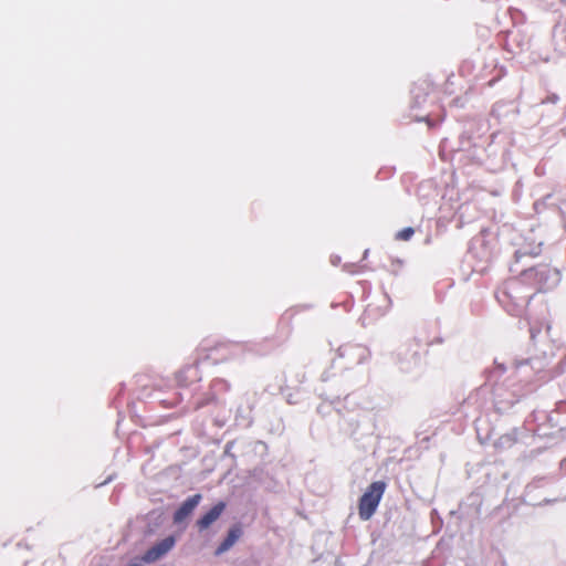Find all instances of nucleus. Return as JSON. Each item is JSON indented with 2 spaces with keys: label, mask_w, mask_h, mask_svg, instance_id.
<instances>
[{
  "label": "nucleus",
  "mask_w": 566,
  "mask_h": 566,
  "mask_svg": "<svg viewBox=\"0 0 566 566\" xmlns=\"http://www.w3.org/2000/svg\"><path fill=\"white\" fill-rule=\"evenodd\" d=\"M227 507V504L222 501L216 503L207 513L197 520L196 526L202 532L208 530L219 517L222 515Z\"/></svg>",
  "instance_id": "nucleus-4"
},
{
  "label": "nucleus",
  "mask_w": 566,
  "mask_h": 566,
  "mask_svg": "<svg viewBox=\"0 0 566 566\" xmlns=\"http://www.w3.org/2000/svg\"><path fill=\"white\" fill-rule=\"evenodd\" d=\"M368 253H369V250H368V249H367V250H365L364 255H363V259H364V260H365V259H367Z\"/></svg>",
  "instance_id": "nucleus-8"
},
{
  "label": "nucleus",
  "mask_w": 566,
  "mask_h": 566,
  "mask_svg": "<svg viewBox=\"0 0 566 566\" xmlns=\"http://www.w3.org/2000/svg\"><path fill=\"white\" fill-rule=\"evenodd\" d=\"M202 496L201 494H195L188 497L180 507L174 514V523L179 524L184 522L199 505Z\"/></svg>",
  "instance_id": "nucleus-5"
},
{
  "label": "nucleus",
  "mask_w": 566,
  "mask_h": 566,
  "mask_svg": "<svg viewBox=\"0 0 566 566\" xmlns=\"http://www.w3.org/2000/svg\"><path fill=\"white\" fill-rule=\"evenodd\" d=\"M545 273L537 269H528L520 276L506 280L497 292V300L512 311L526 304L536 293L543 291L542 281Z\"/></svg>",
  "instance_id": "nucleus-1"
},
{
  "label": "nucleus",
  "mask_w": 566,
  "mask_h": 566,
  "mask_svg": "<svg viewBox=\"0 0 566 566\" xmlns=\"http://www.w3.org/2000/svg\"><path fill=\"white\" fill-rule=\"evenodd\" d=\"M176 544L175 536L170 535L150 547L142 557L145 563H154L166 555Z\"/></svg>",
  "instance_id": "nucleus-3"
},
{
  "label": "nucleus",
  "mask_w": 566,
  "mask_h": 566,
  "mask_svg": "<svg viewBox=\"0 0 566 566\" xmlns=\"http://www.w3.org/2000/svg\"><path fill=\"white\" fill-rule=\"evenodd\" d=\"M128 566H142V565H140V564L135 563V564H130V565H128Z\"/></svg>",
  "instance_id": "nucleus-9"
},
{
  "label": "nucleus",
  "mask_w": 566,
  "mask_h": 566,
  "mask_svg": "<svg viewBox=\"0 0 566 566\" xmlns=\"http://www.w3.org/2000/svg\"><path fill=\"white\" fill-rule=\"evenodd\" d=\"M243 530L240 524H234L228 531L226 538L220 543L216 549V555H221L229 551L242 536Z\"/></svg>",
  "instance_id": "nucleus-6"
},
{
  "label": "nucleus",
  "mask_w": 566,
  "mask_h": 566,
  "mask_svg": "<svg viewBox=\"0 0 566 566\" xmlns=\"http://www.w3.org/2000/svg\"><path fill=\"white\" fill-rule=\"evenodd\" d=\"M413 233H415V229L411 227H408V228H405V229L398 231L395 235V239L399 240V241H408L411 239Z\"/></svg>",
  "instance_id": "nucleus-7"
},
{
  "label": "nucleus",
  "mask_w": 566,
  "mask_h": 566,
  "mask_svg": "<svg viewBox=\"0 0 566 566\" xmlns=\"http://www.w3.org/2000/svg\"><path fill=\"white\" fill-rule=\"evenodd\" d=\"M384 481H375L368 485L358 500V516L361 521H368L376 513L377 507L386 491Z\"/></svg>",
  "instance_id": "nucleus-2"
}]
</instances>
